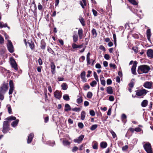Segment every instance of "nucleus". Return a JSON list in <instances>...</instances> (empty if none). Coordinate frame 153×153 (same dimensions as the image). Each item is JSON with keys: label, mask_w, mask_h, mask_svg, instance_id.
<instances>
[{"label": "nucleus", "mask_w": 153, "mask_h": 153, "mask_svg": "<svg viewBox=\"0 0 153 153\" xmlns=\"http://www.w3.org/2000/svg\"><path fill=\"white\" fill-rule=\"evenodd\" d=\"M42 67L41 66H39L37 67V70L39 72H41V69Z\"/></svg>", "instance_id": "61"}, {"label": "nucleus", "mask_w": 153, "mask_h": 153, "mask_svg": "<svg viewBox=\"0 0 153 153\" xmlns=\"http://www.w3.org/2000/svg\"><path fill=\"white\" fill-rule=\"evenodd\" d=\"M82 2L84 3V4H83L82 2L81 1H79V4L82 7V8H84V6H85L86 5V0H82Z\"/></svg>", "instance_id": "24"}, {"label": "nucleus", "mask_w": 153, "mask_h": 153, "mask_svg": "<svg viewBox=\"0 0 153 153\" xmlns=\"http://www.w3.org/2000/svg\"><path fill=\"white\" fill-rule=\"evenodd\" d=\"M128 1L132 4L134 5H136L137 4V3L135 0H128Z\"/></svg>", "instance_id": "32"}, {"label": "nucleus", "mask_w": 153, "mask_h": 153, "mask_svg": "<svg viewBox=\"0 0 153 153\" xmlns=\"http://www.w3.org/2000/svg\"><path fill=\"white\" fill-rule=\"evenodd\" d=\"M150 70V68L147 65H142L139 67L138 72L139 74L147 73Z\"/></svg>", "instance_id": "1"}, {"label": "nucleus", "mask_w": 153, "mask_h": 153, "mask_svg": "<svg viewBox=\"0 0 153 153\" xmlns=\"http://www.w3.org/2000/svg\"><path fill=\"white\" fill-rule=\"evenodd\" d=\"M98 127V125L97 124L93 125L90 128V129L92 131H94L95 129Z\"/></svg>", "instance_id": "29"}, {"label": "nucleus", "mask_w": 153, "mask_h": 153, "mask_svg": "<svg viewBox=\"0 0 153 153\" xmlns=\"http://www.w3.org/2000/svg\"><path fill=\"white\" fill-rule=\"evenodd\" d=\"M8 88V83H3L0 87V96H3L7 91Z\"/></svg>", "instance_id": "2"}, {"label": "nucleus", "mask_w": 153, "mask_h": 153, "mask_svg": "<svg viewBox=\"0 0 153 153\" xmlns=\"http://www.w3.org/2000/svg\"><path fill=\"white\" fill-rule=\"evenodd\" d=\"M110 132L112 134L113 138H115L116 137V135L115 133L112 130L110 131Z\"/></svg>", "instance_id": "37"}, {"label": "nucleus", "mask_w": 153, "mask_h": 153, "mask_svg": "<svg viewBox=\"0 0 153 153\" xmlns=\"http://www.w3.org/2000/svg\"><path fill=\"white\" fill-rule=\"evenodd\" d=\"M111 108H109V109L108 110V111L107 112V114L108 115H110L111 114Z\"/></svg>", "instance_id": "59"}, {"label": "nucleus", "mask_w": 153, "mask_h": 153, "mask_svg": "<svg viewBox=\"0 0 153 153\" xmlns=\"http://www.w3.org/2000/svg\"><path fill=\"white\" fill-rule=\"evenodd\" d=\"M73 42H76L77 41L78 38L76 32L74 31L73 33Z\"/></svg>", "instance_id": "12"}, {"label": "nucleus", "mask_w": 153, "mask_h": 153, "mask_svg": "<svg viewBox=\"0 0 153 153\" xmlns=\"http://www.w3.org/2000/svg\"><path fill=\"white\" fill-rule=\"evenodd\" d=\"M78 149V148L76 146H74L73 147L72 149V151L73 152H76Z\"/></svg>", "instance_id": "48"}, {"label": "nucleus", "mask_w": 153, "mask_h": 153, "mask_svg": "<svg viewBox=\"0 0 153 153\" xmlns=\"http://www.w3.org/2000/svg\"><path fill=\"white\" fill-rule=\"evenodd\" d=\"M95 67L97 68L100 69L101 68V66L100 64L98 63L96 65Z\"/></svg>", "instance_id": "53"}, {"label": "nucleus", "mask_w": 153, "mask_h": 153, "mask_svg": "<svg viewBox=\"0 0 153 153\" xmlns=\"http://www.w3.org/2000/svg\"><path fill=\"white\" fill-rule=\"evenodd\" d=\"M99 48L101 50H102L104 51H105V48L102 45H101L99 47Z\"/></svg>", "instance_id": "58"}, {"label": "nucleus", "mask_w": 153, "mask_h": 153, "mask_svg": "<svg viewBox=\"0 0 153 153\" xmlns=\"http://www.w3.org/2000/svg\"><path fill=\"white\" fill-rule=\"evenodd\" d=\"M19 120H17L11 123V126L13 127H15L17 126V124L19 123Z\"/></svg>", "instance_id": "22"}, {"label": "nucleus", "mask_w": 153, "mask_h": 153, "mask_svg": "<svg viewBox=\"0 0 153 153\" xmlns=\"http://www.w3.org/2000/svg\"><path fill=\"white\" fill-rule=\"evenodd\" d=\"M109 66L110 67L113 68L114 69H115L116 68L115 65L114 64L110 63L109 64Z\"/></svg>", "instance_id": "52"}, {"label": "nucleus", "mask_w": 153, "mask_h": 153, "mask_svg": "<svg viewBox=\"0 0 153 153\" xmlns=\"http://www.w3.org/2000/svg\"><path fill=\"white\" fill-rule=\"evenodd\" d=\"M80 77L83 82H86V79L85 78V71H83L81 73Z\"/></svg>", "instance_id": "13"}, {"label": "nucleus", "mask_w": 153, "mask_h": 153, "mask_svg": "<svg viewBox=\"0 0 153 153\" xmlns=\"http://www.w3.org/2000/svg\"><path fill=\"white\" fill-rule=\"evenodd\" d=\"M4 39L1 35H0V44H2L4 43Z\"/></svg>", "instance_id": "45"}, {"label": "nucleus", "mask_w": 153, "mask_h": 153, "mask_svg": "<svg viewBox=\"0 0 153 153\" xmlns=\"http://www.w3.org/2000/svg\"><path fill=\"white\" fill-rule=\"evenodd\" d=\"M82 97H80L76 100L78 104L81 103L82 102Z\"/></svg>", "instance_id": "33"}, {"label": "nucleus", "mask_w": 153, "mask_h": 153, "mask_svg": "<svg viewBox=\"0 0 153 153\" xmlns=\"http://www.w3.org/2000/svg\"><path fill=\"white\" fill-rule=\"evenodd\" d=\"M128 149V146L127 145H126L122 147V150L123 151H125L126 150Z\"/></svg>", "instance_id": "60"}, {"label": "nucleus", "mask_w": 153, "mask_h": 153, "mask_svg": "<svg viewBox=\"0 0 153 153\" xmlns=\"http://www.w3.org/2000/svg\"><path fill=\"white\" fill-rule=\"evenodd\" d=\"M63 99L65 100L68 101V100L70 98L69 97V96H63Z\"/></svg>", "instance_id": "63"}, {"label": "nucleus", "mask_w": 153, "mask_h": 153, "mask_svg": "<svg viewBox=\"0 0 153 153\" xmlns=\"http://www.w3.org/2000/svg\"><path fill=\"white\" fill-rule=\"evenodd\" d=\"M84 137V135H82L79 136L77 139H74V140L75 143H79L81 142Z\"/></svg>", "instance_id": "9"}, {"label": "nucleus", "mask_w": 153, "mask_h": 153, "mask_svg": "<svg viewBox=\"0 0 153 153\" xmlns=\"http://www.w3.org/2000/svg\"><path fill=\"white\" fill-rule=\"evenodd\" d=\"M9 129V124L7 121H4L3 123L2 132L6 133Z\"/></svg>", "instance_id": "4"}, {"label": "nucleus", "mask_w": 153, "mask_h": 153, "mask_svg": "<svg viewBox=\"0 0 153 153\" xmlns=\"http://www.w3.org/2000/svg\"><path fill=\"white\" fill-rule=\"evenodd\" d=\"M92 11L93 12V15L95 16H97V12L94 10V9H92Z\"/></svg>", "instance_id": "39"}, {"label": "nucleus", "mask_w": 153, "mask_h": 153, "mask_svg": "<svg viewBox=\"0 0 153 153\" xmlns=\"http://www.w3.org/2000/svg\"><path fill=\"white\" fill-rule=\"evenodd\" d=\"M7 27V23L2 24V22L0 23V28H2L3 27Z\"/></svg>", "instance_id": "40"}, {"label": "nucleus", "mask_w": 153, "mask_h": 153, "mask_svg": "<svg viewBox=\"0 0 153 153\" xmlns=\"http://www.w3.org/2000/svg\"><path fill=\"white\" fill-rule=\"evenodd\" d=\"M72 110L74 111H80V109L79 108L75 107V108H72Z\"/></svg>", "instance_id": "42"}, {"label": "nucleus", "mask_w": 153, "mask_h": 153, "mask_svg": "<svg viewBox=\"0 0 153 153\" xmlns=\"http://www.w3.org/2000/svg\"><path fill=\"white\" fill-rule=\"evenodd\" d=\"M147 56L151 58H153V51L151 49L148 50L147 52Z\"/></svg>", "instance_id": "15"}, {"label": "nucleus", "mask_w": 153, "mask_h": 153, "mask_svg": "<svg viewBox=\"0 0 153 153\" xmlns=\"http://www.w3.org/2000/svg\"><path fill=\"white\" fill-rule=\"evenodd\" d=\"M10 89L9 92V94L10 95L12 94L14 90L13 83L12 81L10 80L9 82Z\"/></svg>", "instance_id": "7"}, {"label": "nucleus", "mask_w": 153, "mask_h": 153, "mask_svg": "<svg viewBox=\"0 0 153 153\" xmlns=\"http://www.w3.org/2000/svg\"><path fill=\"white\" fill-rule=\"evenodd\" d=\"M147 92L148 91L145 89L137 90L136 91V95L137 96L145 95Z\"/></svg>", "instance_id": "6"}, {"label": "nucleus", "mask_w": 153, "mask_h": 153, "mask_svg": "<svg viewBox=\"0 0 153 153\" xmlns=\"http://www.w3.org/2000/svg\"><path fill=\"white\" fill-rule=\"evenodd\" d=\"M107 146V143L105 142H102L100 144V146L101 148L104 149L106 148Z\"/></svg>", "instance_id": "19"}, {"label": "nucleus", "mask_w": 153, "mask_h": 153, "mask_svg": "<svg viewBox=\"0 0 153 153\" xmlns=\"http://www.w3.org/2000/svg\"><path fill=\"white\" fill-rule=\"evenodd\" d=\"M146 35L148 40L150 41V37L151 36V32L150 29H149L147 30Z\"/></svg>", "instance_id": "17"}, {"label": "nucleus", "mask_w": 153, "mask_h": 153, "mask_svg": "<svg viewBox=\"0 0 153 153\" xmlns=\"http://www.w3.org/2000/svg\"><path fill=\"white\" fill-rule=\"evenodd\" d=\"M78 127L80 128H82L84 127V125L82 123H78Z\"/></svg>", "instance_id": "38"}, {"label": "nucleus", "mask_w": 153, "mask_h": 153, "mask_svg": "<svg viewBox=\"0 0 153 153\" xmlns=\"http://www.w3.org/2000/svg\"><path fill=\"white\" fill-rule=\"evenodd\" d=\"M143 147L147 153H153L151 145L149 142H147L145 144Z\"/></svg>", "instance_id": "3"}, {"label": "nucleus", "mask_w": 153, "mask_h": 153, "mask_svg": "<svg viewBox=\"0 0 153 153\" xmlns=\"http://www.w3.org/2000/svg\"><path fill=\"white\" fill-rule=\"evenodd\" d=\"M64 110L65 111H67L71 110V108L70 105L68 104H66L65 106Z\"/></svg>", "instance_id": "18"}, {"label": "nucleus", "mask_w": 153, "mask_h": 153, "mask_svg": "<svg viewBox=\"0 0 153 153\" xmlns=\"http://www.w3.org/2000/svg\"><path fill=\"white\" fill-rule=\"evenodd\" d=\"M104 57L107 60L109 59L110 57L109 56L108 54H105L104 55Z\"/></svg>", "instance_id": "56"}, {"label": "nucleus", "mask_w": 153, "mask_h": 153, "mask_svg": "<svg viewBox=\"0 0 153 153\" xmlns=\"http://www.w3.org/2000/svg\"><path fill=\"white\" fill-rule=\"evenodd\" d=\"M152 82H146L143 85V86L147 88H151L152 87Z\"/></svg>", "instance_id": "10"}, {"label": "nucleus", "mask_w": 153, "mask_h": 153, "mask_svg": "<svg viewBox=\"0 0 153 153\" xmlns=\"http://www.w3.org/2000/svg\"><path fill=\"white\" fill-rule=\"evenodd\" d=\"M83 30L81 28H79L78 30L79 37L80 39H81L83 36Z\"/></svg>", "instance_id": "16"}, {"label": "nucleus", "mask_w": 153, "mask_h": 153, "mask_svg": "<svg viewBox=\"0 0 153 153\" xmlns=\"http://www.w3.org/2000/svg\"><path fill=\"white\" fill-rule=\"evenodd\" d=\"M136 66L137 62L136 61H134L132 67L131 68L132 73L134 74H136Z\"/></svg>", "instance_id": "11"}, {"label": "nucleus", "mask_w": 153, "mask_h": 153, "mask_svg": "<svg viewBox=\"0 0 153 153\" xmlns=\"http://www.w3.org/2000/svg\"><path fill=\"white\" fill-rule=\"evenodd\" d=\"M141 129L139 127H137L134 129V131L136 132H140L141 131Z\"/></svg>", "instance_id": "46"}, {"label": "nucleus", "mask_w": 153, "mask_h": 153, "mask_svg": "<svg viewBox=\"0 0 153 153\" xmlns=\"http://www.w3.org/2000/svg\"><path fill=\"white\" fill-rule=\"evenodd\" d=\"M85 117V111H82L81 113V119L82 120H83Z\"/></svg>", "instance_id": "26"}, {"label": "nucleus", "mask_w": 153, "mask_h": 153, "mask_svg": "<svg viewBox=\"0 0 153 153\" xmlns=\"http://www.w3.org/2000/svg\"><path fill=\"white\" fill-rule=\"evenodd\" d=\"M33 137L34 134L33 133H31L29 135L27 140L28 143H30L31 142Z\"/></svg>", "instance_id": "14"}, {"label": "nucleus", "mask_w": 153, "mask_h": 153, "mask_svg": "<svg viewBox=\"0 0 153 153\" xmlns=\"http://www.w3.org/2000/svg\"><path fill=\"white\" fill-rule=\"evenodd\" d=\"M107 91L108 94H112L113 93V90L112 87L111 86L107 87Z\"/></svg>", "instance_id": "23"}, {"label": "nucleus", "mask_w": 153, "mask_h": 153, "mask_svg": "<svg viewBox=\"0 0 153 153\" xmlns=\"http://www.w3.org/2000/svg\"><path fill=\"white\" fill-rule=\"evenodd\" d=\"M29 45L30 48H31V49H32L34 47V45L33 43H29Z\"/></svg>", "instance_id": "49"}, {"label": "nucleus", "mask_w": 153, "mask_h": 153, "mask_svg": "<svg viewBox=\"0 0 153 153\" xmlns=\"http://www.w3.org/2000/svg\"><path fill=\"white\" fill-rule=\"evenodd\" d=\"M113 37L114 39V44L115 45V46H116V35L115 34H113Z\"/></svg>", "instance_id": "36"}, {"label": "nucleus", "mask_w": 153, "mask_h": 153, "mask_svg": "<svg viewBox=\"0 0 153 153\" xmlns=\"http://www.w3.org/2000/svg\"><path fill=\"white\" fill-rule=\"evenodd\" d=\"M92 35L94 37H96L97 36V33L96 30L94 29H93L92 30Z\"/></svg>", "instance_id": "31"}, {"label": "nucleus", "mask_w": 153, "mask_h": 153, "mask_svg": "<svg viewBox=\"0 0 153 153\" xmlns=\"http://www.w3.org/2000/svg\"><path fill=\"white\" fill-rule=\"evenodd\" d=\"M86 59L87 61V65H89L91 64L90 57L86 58Z\"/></svg>", "instance_id": "51"}, {"label": "nucleus", "mask_w": 153, "mask_h": 153, "mask_svg": "<svg viewBox=\"0 0 153 153\" xmlns=\"http://www.w3.org/2000/svg\"><path fill=\"white\" fill-rule=\"evenodd\" d=\"M6 119L8 120H14L16 119V117H15L11 116L7 118Z\"/></svg>", "instance_id": "30"}, {"label": "nucleus", "mask_w": 153, "mask_h": 153, "mask_svg": "<svg viewBox=\"0 0 153 153\" xmlns=\"http://www.w3.org/2000/svg\"><path fill=\"white\" fill-rule=\"evenodd\" d=\"M10 63L12 67L14 68L15 70H18L17 65L14 59L12 58L10 59Z\"/></svg>", "instance_id": "8"}, {"label": "nucleus", "mask_w": 153, "mask_h": 153, "mask_svg": "<svg viewBox=\"0 0 153 153\" xmlns=\"http://www.w3.org/2000/svg\"><path fill=\"white\" fill-rule=\"evenodd\" d=\"M112 83V81L110 79H108L107 80V84L108 85H110Z\"/></svg>", "instance_id": "47"}, {"label": "nucleus", "mask_w": 153, "mask_h": 153, "mask_svg": "<svg viewBox=\"0 0 153 153\" xmlns=\"http://www.w3.org/2000/svg\"><path fill=\"white\" fill-rule=\"evenodd\" d=\"M51 71L52 73L54 74L55 73V66L53 62H51Z\"/></svg>", "instance_id": "20"}, {"label": "nucleus", "mask_w": 153, "mask_h": 153, "mask_svg": "<svg viewBox=\"0 0 153 153\" xmlns=\"http://www.w3.org/2000/svg\"><path fill=\"white\" fill-rule=\"evenodd\" d=\"M61 87L62 89L63 90H65L67 88L68 86L67 84L66 83H64L62 85Z\"/></svg>", "instance_id": "27"}, {"label": "nucleus", "mask_w": 153, "mask_h": 153, "mask_svg": "<svg viewBox=\"0 0 153 153\" xmlns=\"http://www.w3.org/2000/svg\"><path fill=\"white\" fill-rule=\"evenodd\" d=\"M7 42V46L8 49L10 53H12L14 51L12 43L11 41L9 40H8Z\"/></svg>", "instance_id": "5"}, {"label": "nucleus", "mask_w": 153, "mask_h": 153, "mask_svg": "<svg viewBox=\"0 0 153 153\" xmlns=\"http://www.w3.org/2000/svg\"><path fill=\"white\" fill-rule=\"evenodd\" d=\"M147 104L148 101L146 100H144L142 102L141 105L142 107H145L147 106Z\"/></svg>", "instance_id": "25"}, {"label": "nucleus", "mask_w": 153, "mask_h": 153, "mask_svg": "<svg viewBox=\"0 0 153 153\" xmlns=\"http://www.w3.org/2000/svg\"><path fill=\"white\" fill-rule=\"evenodd\" d=\"M94 76L95 79L97 81H98V77L97 76V75L96 73L95 72H94Z\"/></svg>", "instance_id": "41"}, {"label": "nucleus", "mask_w": 153, "mask_h": 153, "mask_svg": "<svg viewBox=\"0 0 153 153\" xmlns=\"http://www.w3.org/2000/svg\"><path fill=\"white\" fill-rule=\"evenodd\" d=\"M101 84L105 86V81L104 80H101Z\"/></svg>", "instance_id": "54"}, {"label": "nucleus", "mask_w": 153, "mask_h": 153, "mask_svg": "<svg viewBox=\"0 0 153 153\" xmlns=\"http://www.w3.org/2000/svg\"><path fill=\"white\" fill-rule=\"evenodd\" d=\"M79 19L82 25L83 26H84L85 24V22L83 18L81 16H80L79 17Z\"/></svg>", "instance_id": "28"}, {"label": "nucleus", "mask_w": 153, "mask_h": 153, "mask_svg": "<svg viewBox=\"0 0 153 153\" xmlns=\"http://www.w3.org/2000/svg\"><path fill=\"white\" fill-rule=\"evenodd\" d=\"M8 111L9 114H11L12 113V109L10 106H9L8 107Z\"/></svg>", "instance_id": "55"}, {"label": "nucleus", "mask_w": 153, "mask_h": 153, "mask_svg": "<svg viewBox=\"0 0 153 153\" xmlns=\"http://www.w3.org/2000/svg\"><path fill=\"white\" fill-rule=\"evenodd\" d=\"M103 64L104 66L105 67H106L108 66V63L107 61H105L103 62Z\"/></svg>", "instance_id": "64"}, {"label": "nucleus", "mask_w": 153, "mask_h": 153, "mask_svg": "<svg viewBox=\"0 0 153 153\" xmlns=\"http://www.w3.org/2000/svg\"><path fill=\"white\" fill-rule=\"evenodd\" d=\"M114 99V96H109V100L111 101H113Z\"/></svg>", "instance_id": "57"}, {"label": "nucleus", "mask_w": 153, "mask_h": 153, "mask_svg": "<svg viewBox=\"0 0 153 153\" xmlns=\"http://www.w3.org/2000/svg\"><path fill=\"white\" fill-rule=\"evenodd\" d=\"M90 114L91 116H93L95 115L94 111L93 110H91L90 111Z\"/></svg>", "instance_id": "44"}, {"label": "nucleus", "mask_w": 153, "mask_h": 153, "mask_svg": "<svg viewBox=\"0 0 153 153\" xmlns=\"http://www.w3.org/2000/svg\"><path fill=\"white\" fill-rule=\"evenodd\" d=\"M82 47V45H78L75 43H73L72 44V47L73 49L79 48H80Z\"/></svg>", "instance_id": "21"}, {"label": "nucleus", "mask_w": 153, "mask_h": 153, "mask_svg": "<svg viewBox=\"0 0 153 153\" xmlns=\"http://www.w3.org/2000/svg\"><path fill=\"white\" fill-rule=\"evenodd\" d=\"M63 143V145L65 146L69 145L70 144V143L68 140H64Z\"/></svg>", "instance_id": "34"}, {"label": "nucleus", "mask_w": 153, "mask_h": 153, "mask_svg": "<svg viewBox=\"0 0 153 153\" xmlns=\"http://www.w3.org/2000/svg\"><path fill=\"white\" fill-rule=\"evenodd\" d=\"M97 84V82L95 81H93L91 83L90 85L92 87L94 86Z\"/></svg>", "instance_id": "43"}, {"label": "nucleus", "mask_w": 153, "mask_h": 153, "mask_svg": "<svg viewBox=\"0 0 153 153\" xmlns=\"http://www.w3.org/2000/svg\"><path fill=\"white\" fill-rule=\"evenodd\" d=\"M98 144L97 143H96L94 144L92 146L93 149H98Z\"/></svg>", "instance_id": "35"}, {"label": "nucleus", "mask_w": 153, "mask_h": 153, "mask_svg": "<svg viewBox=\"0 0 153 153\" xmlns=\"http://www.w3.org/2000/svg\"><path fill=\"white\" fill-rule=\"evenodd\" d=\"M38 8L39 10H42L43 7L42 5H41L39 3V4L38 5Z\"/></svg>", "instance_id": "50"}, {"label": "nucleus", "mask_w": 153, "mask_h": 153, "mask_svg": "<svg viewBox=\"0 0 153 153\" xmlns=\"http://www.w3.org/2000/svg\"><path fill=\"white\" fill-rule=\"evenodd\" d=\"M38 61L39 65H42V61L40 58L38 60Z\"/></svg>", "instance_id": "62"}]
</instances>
